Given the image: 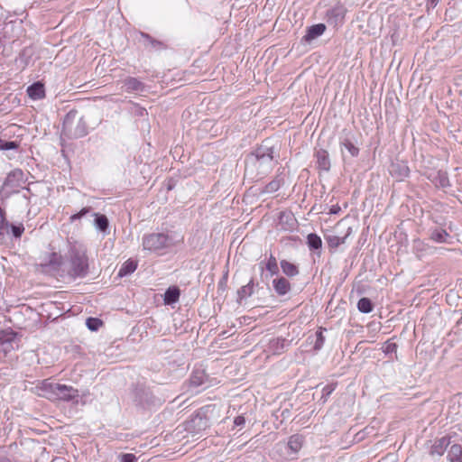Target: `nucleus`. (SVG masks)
I'll use <instances>...</instances> for the list:
<instances>
[{
  "label": "nucleus",
  "instance_id": "36",
  "mask_svg": "<svg viewBox=\"0 0 462 462\" xmlns=\"http://www.w3.org/2000/svg\"><path fill=\"white\" fill-rule=\"evenodd\" d=\"M135 461H136V457L131 453L123 454L120 457V462H135Z\"/></svg>",
  "mask_w": 462,
  "mask_h": 462
},
{
  "label": "nucleus",
  "instance_id": "11",
  "mask_svg": "<svg viewBox=\"0 0 462 462\" xmlns=\"http://www.w3.org/2000/svg\"><path fill=\"white\" fill-rule=\"evenodd\" d=\"M254 281L250 280V282L247 284L242 286L237 291V301L239 303H241L242 300L250 297L254 293Z\"/></svg>",
  "mask_w": 462,
  "mask_h": 462
},
{
  "label": "nucleus",
  "instance_id": "12",
  "mask_svg": "<svg viewBox=\"0 0 462 462\" xmlns=\"http://www.w3.org/2000/svg\"><path fill=\"white\" fill-rule=\"evenodd\" d=\"M27 93L30 97L32 99H41L44 97L45 92L43 85L37 82L32 84L27 88Z\"/></svg>",
  "mask_w": 462,
  "mask_h": 462
},
{
  "label": "nucleus",
  "instance_id": "44",
  "mask_svg": "<svg viewBox=\"0 0 462 462\" xmlns=\"http://www.w3.org/2000/svg\"><path fill=\"white\" fill-rule=\"evenodd\" d=\"M142 35H143V37L147 38V39H149V38H150V37H149V35H147V34H142Z\"/></svg>",
  "mask_w": 462,
  "mask_h": 462
},
{
  "label": "nucleus",
  "instance_id": "10",
  "mask_svg": "<svg viewBox=\"0 0 462 462\" xmlns=\"http://www.w3.org/2000/svg\"><path fill=\"white\" fill-rule=\"evenodd\" d=\"M124 88L125 91L131 92H143L144 85L135 78H127L124 80Z\"/></svg>",
  "mask_w": 462,
  "mask_h": 462
},
{
  "label": "nucleus",
  "instance_id": "43",
  "mask_svg": "<svg viewBox=\"0 0 462 462\" xmlns=\"http://www.w3.org/2000/svg\"><path fill=\"white\" fill-rule=\"evenodd\" d=\"M446 181H447V180H446V179H444V180H441V184H442V186H445V182H446Z\"/></svg>",
  "mask_w": 462,
  "mask_h": 462
},
{
  "label": "nucleus",
  "instance_id": "5",
  "mask_svg": "<svg viewBox=\"0 0 462 462\" xmlns=\"http://www.w3.org/2000/svg\"><path fill=\"white\" fill-rule=\"evenodd\" d=\"M75 116H76V113H72V112L69 113L64 119L63 126L65 129H67L69 132V134L73 137L79 138V137H82L87 134V133H88L87 125H86V122L83 120V118L80 117L78 120L77 125L73 128L72 125H73V119Z\"/></svg>",
  "mask_w": 462,
  "mask_h": 462
},
{
  "label": "nucleus",
  "instance_id": "7",
  "mask_svg": "<svg viewBox=\"0 0 462 462\" xmlns=\"http://www.w3.org/2000/svg\"><path fill=\"white\" fill-rule=\"evenodd\" d=\"M326 26L323 23L311 25L308 28L307 33L303 37L305 42H311L324 33Z\"/></svg>",
  "mask_w": 462,
  "mask_h": 462
},
{
  "label": "nucleus",
  "instance_id": "26",
  "mask_svg": "<svg viewBox=\"0 0 462 462\" xmlns=\"http://www.w3.org/2000/svg\"><path fill=\"white\" fill-rule=\"evenodd\" d=\"M347 236H348V234L343 237H340L338 236L330 235V236H326V240H327V243L329 247L337 248L340 245H342L346 242Z\"/></svg>",
  "mask_w": 462,
  "mask_h": 462
},
{
  "label": "nucleus",
  "instance_id": "18",
  "mask_svg": "<svg viewBox=\"0 0 462 462\" xmlns=\"http://www.w3.org/2000/svg\"><path fill=\"white\" fill-rule=\"evenodd\" d=\"M448 445V441L445 438H442V439L435 441V443L431 447L430 454L433 456L434 455L441 456L444 453Z\"/></svg>",
  "mask_w": 462,
  "mask_h": 462
},
{
  "label": "nucleus",
  "instance_id": "22",
  "mask_svg": "<svg viewBox=\"0 0 462 462\" xmlns=\"http://www.w3.org/2000/svg\"><path fill=\"white\" fill-rule=\"evenodd\" d=\"M302 446V438L299 435H293L289 439L287 447L293 453L296 454Z\"/></svg>",
  "mask_w": 462,
  "mask_h": 462
},
{
  "label": "nucleus",
  "instance_id": "35",
  "mask_svg": "<svg viewBox=\"0 0 462 462\" xmlns=\"http://www.w3.org/2000/svg\"><path fill=\"white\" fill-rule=\"evenodd\" d=\"M89 208H83L79 213L74 214L70 217L71 222H74L79 218H81L83 216H85L87 213H88Z\"/></svg>",
  "mask_w": 462,
  "mask_h": 462
},
{
  "label": "nucleus",
  "instance_id": "28",
  "mask_svg": "<svg viewBox=\"0 0 462 462\" xmlns=\"http://www.w3.org/2000/svg\"><path fill=\"white\" fill-rule=\"evenodd\" d=\"M285 342V339L274 338L270 341V348L273 351V353L280 354L284 350Z\"/></svg>",
  "mask_w": 462,
  "mask_h": 462
},
{
  "label": "nucleus",
  "instance_id": "29",
  "mask_svg": "<svg viewBox=\"0 0 462 462\" xmlns=\"http://www.w3.org/2000/svg\"><path fill=\"white\" fill-rule=\"evenodd\" d=\"M265 268L271 273V274H276L279 272L278 263L276 258L271 254L269 257Z\"/></svg>",
  "mask_w": 462,
  "mask_h": 462
},
{
  "label": "nucleus",
  "instance_id": "21",
  "mask_svg": "<svg viewBox=\"0 0 462 462\" xmlns=\"http://www.w3.org/2000/svg\"><path fill=\"white\" fill-rule=\"evenodd\" d=\"M96 217L95 218V225L97 229H99L101 232L106 234L108 231L109 222L108 218L105 215H99V214H94Z\"/></svg>",
  "mask_w": 462,
  "mask_h": 462
},
{
  "label": "nucleus",
  "instance_id": "24",
  "mask_svg": "<svg viewBox=\"0 0 462 462\" xmlns=\"http://www.w3.org/2000/svg\"><path fill=\"white\" fill-rule=\"evenodd\" d=\"M448 457L450 462H462V448L459 445H452L448 450Z\"/></svg>",
  "mask_w": 462,
  "mask_h": 462
},
{
  "label": "nucleus",
  "instance_id": "17",
  "mask_svg": "<svg viewBox=\"0 0 462 462\" xmlns=\"http://www.w3.org/2000/svg\"><path fill=\"white\" fill-rule=\"evenodd\" d=\"M281 268L283 273L290 277H294L299 273L298 267L294 263H290L286 260L281 261Z\"/></svg>",
  "mask_w": 462,
  "mask_h": 462
},
{
  "label": "nucleus",
  "instance_id": "25",
  "mask_svg": "<svg viewBox=\"0 0 462 462\" xmlns=\"http://www.w3.org/2000/svg\"><path fill=\"white\" fill-rule=\"evenodd\" d=\"M340 147L346 148L352 157H356L359 154V148L348 138H344L340 141Z\"/></svg>",
  "mask_w": 462,
  "mask_h": 462
},
{
  "label": "nucleus",
  "instance_id": "34",
  "mask_svg": "<svg viewBox=\"0 0 462 462\" xmlns=\"http://www.w3.org/2000/svg\"><path fill=\"white\" fill-rule=\"evenodd\" d=\"M383 351L386 354L393 353L397 351V345L392 342H386L383 346Z\"/></svg>",
  "mask_w": 462,
  "mask_h": 462
},
{
  "label": "nucleus",
  "instance_id": "2",
  "mask_svg": "<svg viewBox=\"0 0 462 462\" xmlns=\"http://www.w3.org/2000/svg\"><path fill=\"white\" fill-rule=\"evenodd\" d=\"M41 390V395L50 400L71 401L79 397V391L72 386L50 382L49 380L42 382Z\"/></svg>",
  "mask_w": 462,
  "mask_h": 462
},
{
  "label": "nucleus",
  "instance_id": "27",
  "mask_svg": "<svg viewBox=\"0 0 462 462\" xmlns=\"http://www.w3.org/2000/svg\"><path fill=\"white\" fill-rule=\"evenodd\" d=\"M357 309L362 313H370L373 310L372 301L368 298H361L357 302Z\"/></svg>",
  "mask_w": 462,
  "mask_h": 462
},
{
  "label": "nucleus",
  "instance_id": "40",
  "mask_svg": "<svg viewBox=\"0 0 462 462\" xmlns=\"http://www.w3.org/2000/svg\"><path fill=\"white\" fill-rule=\"evenodd\" d=\"M245 422V420L243 416H237L235 420H234V423L236 425V426H242L244 425Z\"/></svg>",
  "mask_w": 462,
  "mask_h": 462
},
{
  "label": "nucleus",
  "instance_id": "38",
  "mask_svg": "<svg viewBox=\"0 0 462 462\" xmlns=\"http://www.w3.org/2000/svg\"><path fill=\"white\" fill-rule=\"evenodd\" d=\"M440 0H427V10L433 9L437 6Z\"/></svg>",
  "mask_w": 462,
  "mask_h": 462
},
{
  "label": "nucleus",
  "instance_id": "16",
  "mask_svg": "<svg viewBox=\"0 0 462 462\" xmlns=\"http://www.w3.org/2000/svg\"><path fill=\"white\" fill-rule=\"evenodd\" d=\"M137 268V263L133 260L125 261L118 271V276L124 277L133 273Z\"/></svg>",
  "mask_w": 462,
  "mask_h": 462
},
{
  "label": "nucleus",
  "instance_id": "20",
  "mask_svg": "<svg viewBox=\"0 0 462 462\" xmlns=\"http://www.w3.org/2000/svg\"><path fill=\"white\" fill-rule=\"evenodd\" d=\"M284 183L283 179L277 175L272 181H270L265 187L263 192L264 193H273L277 191L281 186Z\"/></svg>",
  "mask_w": 462,
  "mask_h": 462
},
{
  "label": "nucleus",
  "instance_id": "13",
  "mask_svg": "<svg viewBox=\"0 0 462 462\" xmlns=\"http://www.w3.org/2000/svg\"><path fill=\"white\" fill-rule=\"evenodd\" d=\"M180 291L178 287H170L164 293L165 304H173L180 299Z\"/></svg>",
  "mask_w": 462,
  "mask_h": 462
},
{
  "label": "nucleus",
  "instance_id": "4",
  "mask_svg": "<svg viewBox=\"0 0 462 462\" xmlns=\"http://www.w3.org/2000/svg\"><path fill=\"white\" fill-rule=\"evenodd\" d=\"M68 273L69 276L85 277L88 272V259L86 253L77 248H71L69 251V260Z\"/></svg>",
  "mask_w": 462,
  "mask_h": 462
},
{
  "label": "nucleus",
  "instance_id": "39",
  "mask_svg": "<svg viewBox=\"0 0 462 462\" xmlns=\"http://www.w3.org/2000/svg\"><path fill=\"white\" fill-rule=\"evenodd\" d=\"M334 390L335 387L333 385L325 386L322 390L323 396H328Z\"/></svg>",
  "mask_w": 462,
  "mask_h": 462
},
{
  "label": "nucleus",
  "instance_id": "3",
  "mask_svg": "<svg viewBox=\"0 0 462 462\" xmlns=\"http://www.w3.org/2000/svg\"><path fill=\"white\" fill-rule=\"evenodd\" d=\"M182 238L174 240L172 236L164 233H152L143 236L142 245L144 250L158 252L174 246L181 242Z\"/></svg>",
  "mask_w": 462,
  "mask_h": 462
},
{
  "label": "nucleus",
  "instance_id": "31",
  "mask_svg": "<svg viewBox=\"0 0 462 462\" xmlns=\"http://www.w3.org/2000/svg\"><path fill=\"white\" fill-rule=\"evenodd\" d=\"M18 146V143L14 141H2L0 139V151L15 150Z\"/></svg>",
  "mask_w": 462,
  "mask_h": 462
},
{
  "label": "nucleus",
  "instance_id": "9",
  "mask_svg": "<svg viewBox=\"0 0 462 462\" xmlns=\"http://www.w3.org/2000/svg\"><path fill=\"white\" fill-rule=\"evenodd\" d=\"M317 163L320 170L328 171L330 169V160L328 152L324 149L316 152Z\"/></svg>",
  "mask_w": 462,
  "mask_h": 462
},
{
  "label": "nucleus",
  "instance_id": "8",
  "mask_svg": "<svg viewBox=\"0 0 462 462\" xmlns=\"http://www.w3.org/2000/svg\"><path fill=\"white\" fill-rule=\"evenodd\" d=\"M273 285L276 293L281 296L285 295L291 291V283L284 277L274 279Z\"/></svg>",
  "mask_w": 462,
  "mask_h": 462
},
{
  "label": "nucleus",
  "instance_id": "32",
  "mask_svg": "<svg viewBox=\"0 0 462 462\" xmlns=\"http://www.w3.org/2000/svg\"><path fill=\"white\" fill-rule=\"evenodd\" d=\"M61 263V256L57 253H52L50 255V261L47 263L48 265H51L53 268H57Z\"/></svg>",
  "mask_w": 462,
  "mask_h": 462
},
{
  "label": "nucleus",
  "instance_id": "37",
  "mask_svg": "<svg viewBox=\"0 0 462 462\" xmlns=\"http://www.w3.org/2000/svg\"><path fill=\"white\" fill-rule=\"evenodd\" d=\"M323 342H324V337L322 335V332H318L315 348L319 349L321 347V346L323 345Z\"/></svg>",
  "mask_w": 462,
  "mask_h": 462
},
{
  "label": "nucleus",
  "instance_id": "1",
  "mask_svg": "<svg viewBox=\"0 0 462 462\" xmlns=\"http://www.w3.org/2000/svg\"><path fill=\"white\" fill-rule=\"evenodd\" d=\"M274 146L270 140H264L262 144L246 159V171L256 169L258 174H267L274 166Z\"/></svg>",
  "mask_w": 462,
  "mask_h": 462
},
{
  "label": "nucleus",
  "instance_id": "30",
  "mask_svg": "<svg viewBox=\"0 0 462 462\" xmlns=\"http://www.w3.org/2000/svg\"><path fill=\"white\" fill-rule=\"evenodd\" d=\"M102 324L103 322L97 318H88L86 321L88 328L91 331H97L102 326Z\"/></svg>",
  "mask_w": 462,
  "mask_h": 462
},
{
  "label": "nucleus",
  "instance_id": "15",
  "mask_svg": "<svg viewBox=\"0 0 462 462\" xmlns=\"http://www.w3.org/2000/svg\"><path fill=\"white\" fill-rule=\"evenodd\" d=\"M449 235L445 229L435 228L430 232V238L437 243H448Z\"/></svg>",
  "mask_w": 462,
  "mask_h": 462
},
{
  "label": "nucleus",
  "instance_id": "42",
  "mask_svg": "<svg viewBox=\"0 0 462 462\" xmlns=\"http://www.w3.org/2000/svg\"><path fill=\"white\" fill-rule=\"evenodd\" d=\"M1 346H2V348H3V350H4V351H7V350H8V348L11 346V344H10V343H3V344L1 345Z\"/></svg>",
  "mask_w": 462,
  "mask_h": 462
},
{
  "label": "nucleus",
  "instance_id": "14",
  "mask_svg": "<svg viewBox=\"0 0 462 462\" xmlns=\"http://www.w3.org/2000/svg\"><path fill=\"white\" fill-rule=\"evenodd\" d=\"M390 171L392 174L402 179L409 175L410 170L404 163H393Z\"/></svg>",
  "mask_w": 462,
  "mask_h": 462
},
{
  "label": "nucleus",
  "instance_id": "19",
  "mask_svg": "<svg viewBox=\"0 0 462 462\" xmlns=\"http://www.w3.org/2000/svg\"><path fill=\"white\" fill-rule=\"evenodd\" d=\"M207 377L208 376L204 373V371H200V370L195 371L192 373V374L190 376V379H189L190 384L195 387L201 386L205 383Z\"/></svg>",
  "mask_w": 462,
  "mask_h": 462
},
{
  "label": "nucleus",
  "instance_id": "23",
  "mask_svg": "<svg viewBox=\"0 0 462 462\" xmlns=\"http://www.w3.org/2000/svg\"><path fill=\"white\" fill-rule=\"evenodd\" d=\"M307 245L310 250H319L322 246V241L317 234L311 233L307 236Z\"/></svg>",
  "mask_w": 462,
  "mask_h": 462
},
{
  "label": "nucleus",
  "instance_id": "41",
  "mask_svg": "<svg viewBox=\"0 0 462 462\" xmlns=\"http://www.w3.org/2000/svg\"><path fill=\"white\" fill-rule=\"evenodd\" d=\"M340 210V208L338 206H333L330 209V213L337 214Z\"/></svg>",
  "mask_w": 462,
  "mask_h": 462
},
{
  "label": "nucleus",
  "instance_id": "6",
  "mask_svg": "<svg viewBox=\"0 0 462 462\" xmlns=\"http://www.w3.org/2000/svg\"><path fill=\"white\" fill-rule=\"evenodd\" d=\"M25 182L26 177L24 172L21 169H14L7 174L4 185L7 188H19Z\"/></svg>",
  "mask_w": 462,
  "mask_h": 462
},
{
  "label": "nucleus",
  "instance_id": "33",
  "mask_svg": "<svg viewBox=\"0 0 462 462\" xmlns=\"http://www.w3.org/2000/svg\"><path fill=\"white\" fill-rule=\"evenodd\" d=\"M11 228L12 230V234L14 237L16 238H19L22 236L23 231H24V227L23 226V224H20L18 226H15V225H13V224H9V226L8 228Z\"/></svg>",
  "mask_w": 462,
  "mask_h": 462
},
{
  "label": "nucleus",
  "instance_id": "45",
  "mask_svg": "<svg viewBox=\"0 0 462 462\" xmlns=\"http://www.w3.org/2000/svg\"><path fill=\"white\" fill-rule=\"evenodd\" d=\"M0 462H9L8 460H3V461H0Z\"/></svg>",
  "mask_w": 462,
  "mask_h": 462
}]
</instances>
